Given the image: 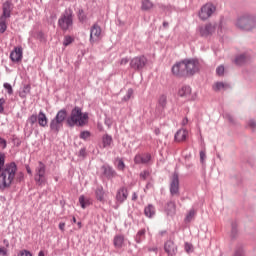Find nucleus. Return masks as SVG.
<instances>
[{"label": "nucleus", "mask_w": 256, "mask_h": 256, "mask_svg": "<svg viewBox=\"0 0 256 256\" xmlns=\"http://www.w3.org/2000/svg\"><path fill=\"white\" fill-rule=\"evenodd\" d=\"M17 177V164H5V153H0V189H9Z\"/></svg>", "instance_id": "nucleus-1"}, {"label": "nucleus", "mask_w": 256, "mask_h": 256, "mask_svg": "<svg viewBox=\"0 0 256 256\" xmlns=\"http://www.w3.org/2000/svg\"><path fill=\"white\" fill-rule=\"evenodd\" d=\"M88 122L89 114L83 112V110L77 106L72 109L70 116L66 119V123L69 127H75V125H77V127H84Z\"/></svg>", "instance_id": "nucleus-2"}, {"label": "nucleus", "mask_w": 256, "mask_h": 256, "mask_svg": "<svg viewBox=\"0 0 256 256\" xmlns=\"http://www.w3.org/2000/svg\"><path fill=\"white\" fill-rule=\"evenodd\" d=\"M236 27L240 31H253L256 29V16L255 14L245 13L239 16L236 20Z\"/></svg>", "instance_id": "nucleus-3"}, {"label": "nucleus", "mask_w": 256, "mask_h": 256, "mask_svg": "<svg viewBox=\"0 0 256 256\" xmlns=\"http://www.w3.org/2000/svg\"><path fill=\"white\" fill-rule=\"evenodd\" d=\"M187 77H193L196 73L201 71V63L197 59H184Z\"/></svg>", "instance_id": "nucleus-4"}, {"label": "nucleus", "mask_w": 256, "mask_h": 256, "mask_svg": "<svg viewBox=\"0 0 256 256\" xmlns=\"http://www.w3.org/2000/svg\"><path fill=\"white\" fill-rule=\"evenodd\" d=\"M67 119V110L62 109L58 111L55 118L50 122V129L52 131H59L63 127V122Z\"/></svg>", "instance_id": "nucleus-5"}, {"label": "nucleus", "mask_w": 256, "mask_h": 256, "mask_svg": "<svg viewBox=\"0 0 256 256\" xmlns=\"http://www.w3.org/2000/svg\"><path fill=\"white\" fill-rule=\"evenodd\" d=\"M47 171V168L43 162H38V166L36 167L35 170V182L36 185L39 187H43L45 183H47V178H45V173Z\"/></svg>", "instance_id": "nucleus-6"}, {"label": "nucleus", "mask_w": 256, "mask_h": 256, "mask_svg": "<svg viewBox=\"0 0 256 256\" xmlns=\"http://www.w3.org/2000/svg\"><path fill=\"white\" fill-rule=\"evenodd\" d=\"M217 11V7L213 5V3H206L204 6H202L199 17L202 21H207L209 17L213 15Z\"/></svg>", "instance_id": "nucleus-7"}, {"label": "nucleus", "mask_w": 256, "mask_h": 256, "mask_svg": "<svg viewBox=\"0 0 256 256\" xmlns=\"http://www.w3.org/2000/svg\"><path fill=\"white\" fill-rule=\"evenodd\" d=\"M103 38V30L99 24H94L90 29V43L91 45L99 43Z\"/></svg>", "instance_id": "nucleus-8"}, {"label": "nucleus", "mask_w": 256, "mask_h": 256, "mask_svg": "<svg viewBox=\"0 0 256 256\" xmlns=\"http://www.w3.org/2000/svg\"><path fill=\"white\" fill-rule=\"evenodd\" d=\"M58 25L63 29V31H67V29L73 26V16L71 13L66 12L59 20Z\"/></svg>", "instance_id": "nucleus-9"}, {"label": "nucleus", "mask_w": 256, "mask_h": 256, "mask_svg": "<svg viewBox=\"0 0 256 256\" xmlns=\"http://www.w3.org/2000/svg\"><path fill=\"white\" fill-rule=\"evenodd\" d=\"M172 73L175 77H187L185 60L177 62L172 66Z\"/></svg>", "instance_id": "nucleus-10"}, {"label": "nucleus", "mask_w": 256, "mask_h": 256, "mask_svg": "<svg viewBox=\"0 0 256 256\" xmlns=\"http://www.w3.org/2000/svg\"><path fill=\"white\" fill-rule=\"evenodd\" d=\"M145 65H147V57L145 56H138L130 61V67L135 71H141L145 68Z\"/></svg>", "instance_id": "nucleus-11"}, {"label": "nucleus", "mask_w": 256, "mask_h": 256, "mask_svg": "<svg viewBox=\"0 0 256 256\" xmlns=\"http://www.w3.org/2000/svg\"><path fill=\"white\" fill-rule=\"evenodd\" d=\"M164 251L168 256H175L177 255V245L174 241L169 240L164 244Z\"/></svg>", "instance_id": "nucleus-12"}, {"label": "nucleus", "mask_w": 256, "mask_h": 256, "mask_svg": "<svg viewBox=\"0 0 256 256\" xmlns=\"http://www.w3.org/2000/svg\"><path fill=\"white\" fill-rule=\"evenodd\" d=\"M10 59L14 63H19L23 59V48L16 47L10 54Z\"/></svg>", "instance_id": "nucleus-13"}, {"label": "nucleus", "mask_w": 256, "mask_h": 256, "mask_svg": "<svg viewBox=\"0 0 256 256\" xmlns=\"http://www.w3.org/2000/svg\"><path fill=\"white\" fill-rule=\"evenodd\" d=\"M149 161H151V154L149 153L143 155L138 154L134 157V163H136V165H145L149 163Z\"/></svg>", "instance_id": "nucleus-14"}, {"label": "nucleus", "mask_w": 256, "mask_h": 256, "mask_svg": "<svg viewBox=\"0 0 256 256\" xmlns=\"http://www.w3.org/2000/svg\"><path fill=\"white\" fill-rule=\"evenodd\" d=\"M215 32V26L212 24H206L205 26L200 27V35L202 37H209L212 33Z\"/></svg>", "instance_id": "nucleus-15"}, {"label": "nucleus", "mask_w": 256, "mask_h": 256, "mask_svg": "<svg viewBox=\"0 0 256 256\" xmlns=\"http://www.w3.org/2000/svg\"><path fill=\"white\" fill-rule=\"evenodd\" d=\"M170 193L172 195H177V193H179V176L177 174L173 175L170 186Z\"/></svg>", "instance_id": "nucleus-16"}, {"label": "nucleus", "mask_w": 256, "mask_h": 256, "mask_svg": "<svg viewBox=\"0 0 256 256\" xmlns=\"http://www.w3.org/2000/svg\"><path fill=\"white\" fill-rule=\"evenodd\" d=\"M250 59H251V57L248 56L247 53H243V54H240V55L236 56L235 63L239 67H241L242 65H245V64L249 63Z\"/></svg>", "instance_id": "nucleus-17"}, {"label": "nucleus", "mask_w": 256, "mask_h": 256, "mask_svg": "<svg viewBox=\"0 0 256 256\" xmlns=\"http://www.w3.org/2000/svg\"><path fill=\"white\" fill-rule=\"evenodd\" d=\"M127 197H129V192H127V188H120L117 191L116 200L119 203H123V201H127Z\"/></svg>", "instance_id": "nucleus-18"}, {"label": "nucleus", "mask_w": 256, "mask_h": 256, "mask_svg": "<svg viewBox=\"0 0 256 256\" xmlns=\"http://www.w3.org/2000/svg\"><path fill=\"white\" fill-rule=\"evenodd\" d=\"M166 214L170 217H173L177 213V206L175 202H168L165 208Z\"/></svg>", "instance_id": "nucleus-19"}, {"label": "nucleus", "mask_w": 256, "mask_h": 256, "mask_svg": "<svg viewBox=\"0 0 256 256\" xmlns=\"http://www.w3.org/2000/svg\"><path fill=\"white\" fill-rule=\"evenodd\" d=\"M187 135H189V132L185 129L178 130L177 133L175 134V139L176 141H185L187 139Z\"/></svg>", "instance_id": "nucleus-20"}, {"label": "nucleus", "mask_w": 256, "mask_h": 256, "mask_svg": "<svg viewBox=\"0 0 256 256\" xmlns=\"http://www.w3.org/2000/svg\"><path fill=\"white\" fill-rule=\"evenodd\" d=\"M155 7V4L151 0H141V10L142 11H151Z\"/></svg>", "instance_id": "nucleus-21"}, {"label": "nucleus", "mask_w": 256, "mask_h": 256, "mask_svg": "<svg viewBox=\"0 0 256 256\" xmlns=\"http://www.w3.org/2000/svg\"><path fill=\"white\" fill-rule=\"evenodd\" d=\"M47 123V115H45L43 111H40L38 114V125H40V127H47Z\"/></svg>", "instance_id": "nucleus-22"}, {"label": "nucleus", "mask_w": 256, "mask_h": 256, "mask_svg": "<svg viewBox=\"0 0 256 256\" xmlns=\"http://www.w3.org/2000/svg\"><path fill=\"white\" fill-rule=\"evenodd\" d=\"M95 195L97 201H100V203H105V192L103 191V188L98 187L95 191Z\"/></svg>", "instance_id": "nucleus-23"}, {"label": "nucleus", "mask_w": 256, "mask_h": 256, "mask_svg": "<svg viewBox=\"0 0 256 256\" xmlns=\"http://www.w3.org/2000/svg\"><path fill=\"white\" fill-rule=\"evenodd\" d=\"M123 243H125V237L118 235L114 237V246L116 249H121L123 247Z\"/></svg>", "instance_id": "nucleus-24"}, {"label": "nucleus", "mask_w": 256, "mask_h": 256, "mask_svg": "<svg viewBox=\"0 0 256 256\" xmlns=\"http://www.w3.org/2000/svg\"><path fill=\"white\" fill-rule=\"evenodd\" d=\"M144 215L149 218L153 217V215H155V206L151 204L146 206L144 209Z\"/></svg>", "instance_id": "nucleus-25"}, {"label": "nucleus", "mask_w": 256, "mask_h": 256, "mask_svg": "<svg viewBox=\"0 0 256 256\" xmlns=\"http://www.w3.org/2000/svg\"><path fill=\"white\" fill-rule=\"evenodd\" d=\"M178 95L180 97H189L191 95V87L189 86H183L179 91Z\"/></svg>", "instance_id": "nucleus-26"}, {"label": "nucleus", "mask_w": 256, "mask_h": 256, "mask_svg": "<svg viewBox=\"0 0 256 256\" xmlns=\"http://www.w3.org/2000/svg\"><path fill=\"white\" fill-rule=\"evenodd\" d=\"M79 203L82 207V209H85L91 205V199L85 197L84 195L79 197Z\"/></svg>", "instance_id": "nucleus-27"}, {"label": "nucleus", "mask_w": 256, "mask_h": 256, "mask_svg": "<svg viewBox=\"0 0 256 256\" xmlns=\"http://www.w3.org/2000/svg\"><path fill=\"white\" fill-rule=\"evenodd\" d=\"M103 147H111V143H113V138L109 134H105L102 137Z\"/></svg>", "instance_id": "nucleus-28"}, {"label": "nucleus", "mask_w": 256, "mask_h": 256, "mask_svg": "<svg viewBox=\"0 0 256 256\" xmlns=\"http://www.w3.org/2000/svg\"><path fill=\"white\" fill-rule=\"evenodd\" d=\"M3 15H4V17H10V15H11V2L7 1L3 4Z\"/></svg>", "instance_id": "nucleus-29"}, {"label": "nucleus", "mask_w": 256, "mask_h": 256, "mask_svg": "<svg viewBox=\"0 0 256 256\" xmlns=\"http://www.w3.org/2000/svg\"><path fill=\"white\" fill-rule=\"evenodd\" d=\"M233 256H245V249L243 248V244L236 245Z\"/></svg>", "instance_id": "nucleus-30"}, {"label": "nucleus", "mask_w": 256, "mask_h": 256, "mask_svg": "<svg viewBox=\"0 0 256 256\" xmlns=\"http://www.w3.org/2000/svg\"><path fill=\"white\" fill-rule=\"evenodd\" d=\"M145 233H147L145 229H141L137 232L136 238H135L136 243H141L143 239H145Z\"/></svg>", "instance_id": "nucleus-31"}, {"label": "nucleus", "mask_w": 256, "mask_h": 256, "mask_svg": "<svg viewBox=\"0 0 256 256\" xmlns=\"http://www.w3.org/2000/svg\"><path fill=\"white\" fill-rule=\"evenodd\" d=\"M196 211L191 209L185 217V223H191L195 219Z\"/></svg>", "instance_id": "nucleus-32"}, {"label": "nucleus", "mask_w": 256, "mask_h": 256, "mask_svg": "<svg viewBox=\"0 0 256 256\" xmlns=\"http://www.w3.org/2000/svg\"><path fill=\"white\" fill-rule=\"evenodd\" d=\"M103 170L106 177H115V170H113V168L109 166H104Z\"/></svg>", "instance_id": "nucleus-33"}, {"label": "nucleus", "mask_w": 256, "mask_h": 256, "mask_svg": "<svg viewBox=\"0 0 256 256\" xmlns=\"http://www.w3.org/2000/svg\"><path fill=\"white\" fill-rule=\"evenodd\" d=\"M213 91H221L225 89V84L223 82H216L212 87Z\"/></svg>", "instance_id": "nucleus-34"}, {"label": "nucleus", "mask_w": 256, "mask_h": 256, "mask_svg": "<svg viewBox=\"0 0 256 256\" xmlns=\"http://www.w3.org/2000/svg\"><path fill=\"white\" fill-rule=\"evenodd\" d=\"M28 93H31V86L25 85L23 88V91L20 92V97L25 98V97H27Z\"/></svg>", "instance_id": "nucleus-35"}, {"label": "nucleus", "mask_w": 256, "mask_h": 256, "mask_svg": "<svg viewBox=\"0 0 256 256\" xmlns=\"http://www.w3.org/2000/svg\"><path fill=\"white\" fill-rule=\"evenodd\" d=\"M231 227V237L232 239H235L237 237V222H232Z\"/></svg>", "instance_id": "nucleus-36"}, {"label": "nucleus", "mask_w": 256, "mask_h": 256, "mask_svg": "<svg viewBox=\"0 0 256 256\" xmlns=\"http://www.w3.org/2000/svg\"><path fill=\"white\" fill-rule=\"evenodd\" d=\"M158 103L160 106H162V108H165L167 106V96L165 95L160 96Z\"/></svg>", "instance_id": "nucleus-37"}, {"label": "nucleus", "mask_w": 256, "mask_h": 256, "mask_svg": "<svg viewBox=\"0 0 256 256\" xmlns=\"http://www.w3.org/2000/svg\"><path fill=\"white\" fill-rule=\"evenodd\" d=\"M216 75H218V77H223V75H225V66H218L216 69Z\"/></svg>", "instance_id": "nucleus-38"}, {"label": "nucleus", "mask_w": 256, "mask_h": 256, "mask_svg": "<svg viewBox=\"0 0 256 256\" xmlns=\"http://www.w3.org/2000/svg\"><path fill=\"white\" fill-rule=\"evenodd\" d=\"M37 121H38V116L36 114H34L28 118L27 122L30 123V125H35V123H37Z\"/></svg>", "instance_id": "nucleus-39"}, {"label": "nucleus", "mask_w": 256, "mask_h": 256, "mask_svg": "<svg viewBox=\"0 0 256 256\" xmlns=\"http://www.w3.org/2000/svg\"><path fill=\"white\" fill-rule=\"evenodd\" d=\"M71 43H73V37H71V36H65L63 45H64L65 47H67V46L71 45Z\"/></svg>", "instance_id": "nucleus-40"}, {"label": "nucleus", "mask_w": 256, "mask_h": 256, "mask_svg": "<svg viewBox=\"0 0 256 256\" xmlns=\"http://www.w3.org/2000/svg\"><path fill=\"white\" fill-rule=\"evenodd\" d=\"M91 137V133L89 131H83L80 133V139H89Z\"/></svg>", "instance_id": "nucleus-41"}, {"label": "nucleus", "mask_w": 256, "mask_h": 256, "mask_svg": "<svg viewBox=\"0 0 256 256\" xmlns=\"http://www.w3.org/2000/svg\"><path fill=\"white\" fill-rule=\"evenodd\" d=\"M4 89L8 91L9 95H13V87L9 83H4Z\"/></svg>", "instance_id": "nucleus-42"}, {"label": "nucleus", "mask_w": 256, "mask_h": 256, "mask_svg": "<svg viewBox=\"0 0 256 256\" xmlns=\"http://www.w3.org/2000/svg\"><path fill=\"white\" fill-rule=\"evenodd\" d=\"M248 127H250V129H252V131H255L256 129V121L254 119H251L248 121Z\"/></svg>", "instance_id": "nucleus-43"}, {"label": "nucleus", "mask_w": 256, "mask_h": 256, "mask_svg": "<svg viewBox=\"0 0 256 256\" xmlns=\"http://www.w3.org/2000/svg\"><path fill=\"white\" fill-rule=\"evenodd\" d=\"M5 103H6V100L5 98H0V113H4L5 111Z\"/></svg>", "instance_id": "nucleus-44"}, {"label": "nucleus", "mask_w": 256, "mask_h": 256, "mask_svg": "<svg viewBox=\"0 0 256 256\" xmlns=\"http://www.w3.org/2000/svg\"><path fill=\"white\" fill-rule=\"evenodd\" d=\"M117 168L119 169V171H123L125 169V162H123V160L119 159Z\"/></svg>", "instance_id": "nucleus-45"}, {"label": "nucleus", "mask_w": 256, "mask_h": 256, "mask_svg": "<svg viewBox=\"0 0 256 256\" xmlns=\"http://www.w3.org/2000/svg\"><path fill=\"white\" fill-rule=\"evenodd\" d=\"M140 177H141V179H143L145 181V179H147L149 177V171H147V170L142 171L140 173Z\"/></svg>", "instance_id": "nucleus-46"}, {"label": "nucleus", "mask_w": 256, "mask_h": 256, "mask_svg": "<svg viewBox=\"0 0 256 256\" xmlns=\"http://www.w3.org/2000/svg\"><path fill=\"white\" fill-rule=\"evenodd\" d=\"M5 31H7V24L0 22V33H5Z\"/></svg>", "instance_id": "nucleus-47"}, {"label": "nucleus", "mask_w": 256, "mask_h": 256, "mask_svg": "<svg viewBox=\"0 0 256 256\" xmlns=\"http://www.w3.org/2000/svg\"><path fill=\"white\" fill-rule=\"evenodd\" d=\"M207 158V155L205 154V151H200V161L201 163H205V159Z\"/></svg>", "instance_id": "nucleus-48"}, {"label": "nucleus", "mask_w": 256, "mask_h": 256, "mask_svg": "<svg viewBox=\"0 0 256 256\" xmlns=\"http://www.w3.org/2000/svg\"><path fill=\"white\" fill-rule=\"evenodd\" d=\"M131 97H133V89H129V90L127 91V94H126V96H125V100H126V101H129V99H130Z\"/></svg>", "instance_id": "nucleus-49"}, {"label": "nucleus", "mask_w": 256, "mask_h": 256, "mask_svg": "<svg viewBox=\"0 0 256 256\" xmlns=\"http://www.w3.org/2000/svg\"><path fill=\"white\" fill-rule=\"evenodd\" d=\"M226 118L228 119L229 123H231L232 125H235V118H233V116H231L230 114H227Z\"/></svg>", "instance_id": "nucleus-50"}, {"label": "nucleus", "mask_w": 256, "mask_h": 256, "mask_svg": "<svg viewBox=\"0 0 256 256\" xmlns=\"http://www.w3.org/2000/svg\"><path fill=\"white\" fill-rule=\"evenodd\" d=\"M19 256H33V255L27 250H22Z\"/></svg>", "instance_id": "nucleus-51"}, {"label": "nucleus", "mask_w": 256, "mask_h": 256, "mask_svg": "<svg viewBox=\"0 0 256 256\" xmlns=\"http://www.w3.org/2000/svg\"><path fill=\"white\" fill-rule=\"evenodd\" d=\"M0 255L6 256V255H7V248H5V247H0Z\"/></svg>", "instance_id": "nucleus-52"}, {"label": "nucleus", "mask_w": 256, "mask_h": 256, "mask_svg": "<svg viewBox=\"0 0 256 256\" xmlns=\"http://www.w3.org/2000/svg\"><path fill=\"white\" fill-rule=\"evenodd\" d=\"M0 145H3V149H5L7 147V141L0 137Z\"/></svg>", "instance_id": "nucleus-53"}, {"label": "nucleus", "mask_w": 256, "mask_h": 256, "mask_svg": "<svg viewBox=\"0 0 256 256\" xmlns=\"http://www.w3.org/2000/svg\"><path fill=\"white\" fill-rule=\"evenodd\" d=\"M127 63H129L128 58H122L121 61H120V65H127Z\"/></svg>", "instance_id": "nucleus-54"}, {"label": "nucleus", "mask_w": 256, "mask_h": 256, "mask_svg": "<svg viewBox=\"0 0 256 256\" xmlns=\"http://www.w3.org/2000/svg\"><path fill=\"white\" fill-rule=\"evenodd\" d=\"M23 179H24L23 172H20V173L18 174V177L16 178V180L19 181V182H21V181H23Z\"/></svg>", "instance_id": "nucleus-55"}, {"label": "nucleus", "mask_w": 256, "mask_h": 256, "mask_svg": "<svg viewBox=\"0 0 256 256\" xmlns=\"http://www.w3.org/2000/svg\"><path fill=\"white\" fill-rule=\"evenodd\" d=\"M59 229H60V231H65V222H60L59 223Z\"/></svg>", "instance_id": "nucleus-56"}, {"label": "nucleus", "mask_w": 256, "mask_h": 256, "mask_svg": "<svg viewBox=\"0 0 256 256\" xmlns=\"http://www.w3.org/2000/svg\"><path fill=\"white\" fill-rule=\"evenodd\" d=\"M79 155H80V157H85V155H86L85 148H82V149L79 151Z\"/></svg>", "instance_id": "nucleus-57"}, {"label": "nucleus", "mask_w": 256, "mask_h": 256, "mask_svg": "<svg viewBox=\"0 0 256 256\" xmlns=\"http://www.w3.org/2000/svg\"><path fill=\"white\" fill-rule=\"evenodd\" d=\"M191 248H192V246L189 243L185 244V249H186L187 253H189V251H191Z\"/></svg>", "instance_id": "nucleus-58"}, {"label": "nucleus", "mask_w": 256, "mask_h": 256, "mask_svg": "<svg viewBox=\"0 0 256 256\" xmlns=\"http://www.w3.org/2000/svg\"><path fill=\"white\" fill-rule=\"evenodd\" d=\"M26 170L28 175H33V172L31 171V168L29 166L26 167Z\"/></svg>", "instance_id": "nucleus-59"}, {"label": "nucleus", "mask_w": 256, "mask_h": 256, "mask_svg": "<svg viewBox=\"0 0 256 256\" xmlns=\"http://www.w3.org/2000/svg\"><path fill=\"white\" fill-rule=\"evenodd\" d=\"M189 123V120L187 118H184L182 120V125H187Z\"/></svg>", "instance_id": "nucleus-60"}, {"label": "nucleus", "mask_w": 256, "mask_h": 256, "mask_svg": "<svg viewBox=\"0 0 256 256\" xmlns=\"http://www.w3.org/2000/svg\"><path fill=\"white\" fill-rule=\"evenodd\" d=\"M3 243H4V245H5L6 247H9V240L4 239Z\"/></svg>", "instance_id": "nucleus-61"}, {"label": "nucleus", "mask_w": 256, "mask_h": 256, "mask_svg": "<svg viewBox=\"0 0 256 256\" xmlns=\"http://www.w3.org/2000/svg\"><path fill=\"white\" fill-rule=\"evenodd\" d=\"M132 199H133V201H136V199H137V193H134V194H133Z\"/></svg>", "instance_id": "nucleus-62"}, {"label": "nucleus", "mask_w": 256, "mask_h": 256, "mask_svg": "<svg viewBox=\"0 0 256 256\" xmlns=\"http://www.w3.org/2000/svg\"><path fill=\"white\" fill-rule=\"evenodd\" d=\"M38 256H45V252L40 251L39 254H38Z\"/></svg>", "instance_id": "nucleus-63"}, {"label": "nucleus", "mask_w": 256, "mask_h": 256, "mask_svg": "<svg viewBox=\"0 0 256 256\" xmlns=\"http://www.w3.org/2000/svg\"><path fill=\"white\" fill-rule=\"evenodd\" d=\"M77 225H78V228L81 229V227H82L81 222H78Z\"/></svg>", "instance_id": "nucleus-64"}]
</instances>
